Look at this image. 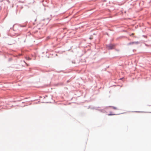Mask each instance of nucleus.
Segmentation results:
<instances>
[{
    "mask_svg": "<svg viewBox=\"0 0 151 151\" xmlns=\"http://www.w3.org/2000/svg\"><path fill=\"white\" fill-rule=\"evenodd\" d=\"M112 108L114 109H115V110H117V108L116 107H113H113H112Z\"/></svg>",
    "mask_w": 151,
    "mask_h": 151,
    "instance_id": "nucleus-4",
    "label": "nucleus"
},
{
    "mask_svg": "<svg viewBox=\"0 0 151 151\" xmlns=\"http://www.w3.org/2000/svg\"><path fill=\"white\" fill-rule=\"evenodd\" d=\"M26 59L28 60H31V59L29 57H26Z\"/></svg>",
    "mask_w": 151,
    "mask_h": 151,
    "instance_id": "nucleus-3",
    "label": "nucleus"
},
{
    "mask_svg": "<svg viewBox=\"0 0 151 151\" xmlns=\"http://www.w3.org/2000/svg\"><path fill=\"white\" fill-rule=\"evenodd\" d=\"M134 35V33H132V34H131V35Z\"/></svg>",
    "mask_w": 151,
    "mask_h": 151,
    "instance_id": "nucleus-6",
    "label": "nucleus"
},
{
    "mask_svg": "<svg viewBox=\"0 0 151 151\" xmlns=\"http://www.w3.org/2000/svg\"><path fill=\"white\" fill-rule=\"evenodd\" d=\"M114 114H109L108 115H109V116H110V115H114Z\"/></svg>",
    "mask_w": 151,
    "mask_h": 151,
    "instance_id": "nucleus-5",
    "label": "nucleus"
},
{
    "mask_svg": "<svg viewBox=\"0 0 151 151\" xmlns=\"http://www.w3.org/2000/svg\"><path fill=\"white\" fill-rule=\"evenodd\" d=\"M138 43H139V42H130L128 44L129 45H131L133 44H138Z\"/></svg>",
    "mask_w": 151,
    "mask_h": 151,
    "instance_id": "nucleus-2",
    "label": "nucleus"
},
{
    "mask_svg": "<svg viewBox=\"0 0 151 151\" xmlns=\"http://www.w3.org/2000/svg\"><path fill=\"white\" fill-rule=\"evenodd\" d=\"M115 45L112 44H110L106 46V47L109 50H111L114 48Z\"/></svg>",
    "mask_w": 151,
    "mask_h": 151,
    "instance_id": "nucleus-1",
    "label": "nucleus"
}]
</instances>
